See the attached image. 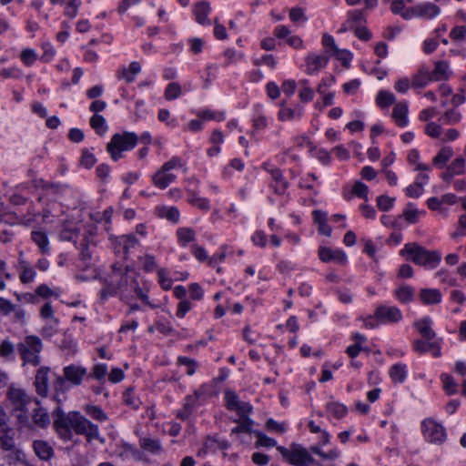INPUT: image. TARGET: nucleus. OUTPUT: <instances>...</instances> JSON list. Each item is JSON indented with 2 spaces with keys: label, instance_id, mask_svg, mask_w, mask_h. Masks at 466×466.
Returning a JSON list of instances; mask_svg holds the SVG:
<instances>
[{
  "label": "nucleus",
  "instance_id": "1",
  "mask_svg": "<svg viewBox=\"0 0 466 466\" xmlns=\"http://www.w3.org/2000/svg\"><path fill=\"white\" fill-rule=\"evenodd\" d=\"M54 428L61 440L69 441L73 439V433L84 435L88 442L98 441L105 442L100 435L99 428L91 422L79 411L64 412L61 408H56L53 413Z\"/></svg>",
  "mask_w": 466,
  "mask_h": 466
},
{
  "label": "nucleus",
  "instance_id": "2",
  "mask_svg": "<svg viewBox=\"0 0 466 466\" xmlns=\"http://www.w3.org/2000/svg\"><path fill=\"white\" fill-rule=\"evenodd\" d=\"M400 255L427 269L436 268L441 261L440 251L429 250L415 242L405 244L403 248L400 250Z\"/></svg>",
  "mask_w": 466,
  "mask_h": 466
},
{
  "label": "nucleus",
  "instance_id": "3",
  "mask_svg": "<svg viewBox=\"0 0 466 466\" xmlns=\"http://www.w3.org/2000/svg\"><path fill=\"white\" fill-rule=\"evenodd\" d=\"M44 345L41 339L29 335L17 343L16 350L22 360V366L38 367L41 364V352Z\"/></svg>",
  "mask_w": 466,
  "mask_h": 466
},
{
  "label": "nucleus",
  "instance_id": "4",
  "mask_svg": "<svg viewBox=\"0 0 466 466\" xmlns=\"http://www.w3.org/2000/svg\"><path fill=\"white\" fill-rule=\"evenodd\" d=\"M6 397L11 404L13 415L22 426H28L30 422L28 406L32 402V398L23 389L15 386L8 389Z\"/></svg>",
  "mask_w": 466,
  "mask_h": 466
},
{
  "label": "nucleus",
  "instance_id": "5",
  "mask_svg": "<svg viewBox=\"0 0 466 466\" xmlns=\"http://www.w3.org/2000/svg\"><path fill=\"white\" fill-rule=\"evenodd\" d=\"M87 375L86 368L76 365L69 364L63 368V375L57 376L54 381V389L56 392L65 393L71 387L80 386Z\"/></svg>",
  "mask_w": 466,
  "mask_h": 466
},
{
  "label": "nucleus",
  "instance_id": "6",
  "mask_svg": "<svg viewBox=\"0 0 466 466\" xmlns=\"http://www.w3.org/2000/svg\"><path fill=\"white\" fill-rule=\"evenodd\" d=\"M183 166L184 162L180 157H172L168 161L165 162L156 173L152 175V184L159 189L167 188L177 178V176L173 173V170L181 168Z\"/></svg>",
  "mask_w": 466,
  "mask_h": 466
},
{
  "label": "nucleus",
  "instance_id": "7",
  "mask_svg": "<svg viewBox=\"0 0 466 466\" xmlns=\"http://www.w3.org/2000/svg\"><path fill=\"white\" fill-rule=\"evenodd\" d=\"M138 140V137L134 132H123L115 134L107 144V151L113 160L117 161L122 157L124 151L133 149Z\"/></svg>",
  "mask_w": 466,
  "mask_h": 466
},
{
  "label": "nucleus",
  "instance_id": "8",
  "mask_svg": "<svg viewBox=\"0 0 466 466\" xmlns=\"http://www.w3.org/2000/svg\"><path fill=\"white\" fill-rule=\"evenodd\" d=\"M277 450L282 457L294 466H313L314 458L309 451L300 444L293 443L289 449L278 446Z\"/></svg>",
  "mask_w": 466,
  "mask_h": 466
},
{
  "label": "nucleus",
  "instance_id": "9",
  "mask_svg": "<svg viewBox=\"0 0 466 466\" xmlns=\"http://www.w3.org/2000/svg\"><path fill=\"white\" fill-rule=\"evenodd\" d=\"M439 2L440 0L418 3L417 5L407 8L406 12L402 14V18L405 20H410L412 18L432 20L441 15V9L437 4Z\"/></svg>",
  "mask_w": 466,
  "mask_h": 466
},
{
  "label": "nucleus",
  "instance_id": "10",
  "mask_svg": "<svg viewBox=\"0 0 466 466\" xmlns=\"http://www.w3.org/2000/svg\"><path fill=\"white\" fill-rule=\"evenodd\" d=\"M420 428L425 441L431 444L441 445L447 440L446 429L432 418L424 419Z\"/></svg>",
  "mask_w": 466,
  "mask_h": 466
},
{
  "label": "nucleus",
  "instance_id": "11",
  "mask_svg": "<svg viewBox=\"0 0 466 466\" xmlns=\"http://www.w3.org/2000/svg\"><path fill=\"white\" fill-rule=\"evenodd\" d=\"M128 283L127 268L124 265H114L112 273L109 276V284L101 290V298L107 299L109 296L116 295L119 289Z\"/></svg>",
  "mask_w": 466,
  "mask_h": 466
},
{
  "label": "nucleus",
  "instance_id": "12",
  "mask_svg": "<svg viewBox=\"0 0 466 466\" xmlns=\"http://www.w3.org/2000/svg\"><path fill=\"white\" fill-rule=\"evenodd\" d=\"M376 317L381 325L396 324L402 320L403 315L397 306L381 304L376 309Z\"/></svg>",
  "mask_w": 466,
  "mask_h": 466
},
{
  "label": "nucleus",
  "instance_id": "13",
  "mask_svg": "<svg viewBox=\"0 0 466 466\" xmlns=\"http://www.w3.org/2000/svg\"><path fill=\"white\" fill-rule=\"evenodd\" d=\"M304 62L306 74L315 76L327 66L329 57L325 54L309 53L305 56Z\"/></svg>",
  "mask_w": 466,
  "mask_h": 466
},
{
  "label": "nucleus",
  "instance_id": "14",
  "mask_svg": "<svg viewBox=\"0 0 466 466\" xmlns=\"http://www.w3.org/2000/svg\"><path fill=\"white\" fill-rule=\"evenodd\" d=\"M304 114V106L296 104L293 107L287 106L286 101L279 103V110L278 112V119L281 122L299 120Z\"/></svg>",
  "mask_w": 466,
  "mask_h": 466
},
{
  "label": "nucleus",
  "instance_id": "15",
  "mask_svg": "<svg viewBox=\"0 0 466 466\" xmlns=\"http://www.w3.org/2000/svg\"><path fill=\"white\" fill-rule=\"evenodd\" d=\"M51 369L46 366H40L35 373L34 385L36 393L41 397L47 396L49 390V373Z\"/></svg>",
  "mask_w": 466,
  "mask_h": 466
},
{
  "label": "nucleus",
  "instance_id": "16",
  "mask_svg": "<svg viewBox=\"0 0 466 466\" xmlns=\"http://www.w3.org/2000/svg\"><path fill=\"white\" fill-rule=\"evenodd\" d=\"M251 121L255 131H262L268 127L271 118L266 115L263 106L258 104L253 106Z\"/></svg>",
  "mask_w": 466,
  "mask_h": 466
},
{
  "label": "nucleus",
  "instance_id": "17",
  "mask_svg": "<svg viewBox=\"0 0 466 466\" xmlns=\"http://www.w3.org/2000/svg\"><path fill=\"white\" fill-rule=\"evenodd\" d=\"M230 447L229 442L225 439L216 436L208 437L204 443V448L198 451V456H205L208 452H216L217 450L226 451Z\"/></svg>",
  "mask_w": 466,
  "mask_h": 466
},
{
  "label": "nucleus",
  "instance_id": "18",
  "mask_svg": "<svg viewBox=\"0 0 466 466\" xmlns=\"http://www.w3.org/2000/svg\"><path fill=\"white\" fill-rule=\"evenodd\" d=\"M319 258L322 262L336 261L340 265L347 262V255L340 249L332 250L329 248L322 247L319 249Z\"/></svg>",
  "mask_w": 466,
  "mask_h": 466
},
{
  "label": "nucleus",
  "instance_id": "19",
  "mask_svg": "<svg viewBox=\"0 0 466 466\" xmlns=\"http://www.w3.org/2000/svg\"><path fill=\"white\" fill-rule=\"evenodd\" d=\"M432 319L427 316L414 321L413 327L424 339L432 340L436 337V333L432 329Z\"/></svg>",
  "mask_w": 466,
  "mask_h": 466
},
{
  "label": "nucleus",
  "instance_id": "20",
  "mask_svg": "<svg viewBox=\"0 0 466 466\" xmlns=\"http://www.w3.org/2000/svg\"><path fill=\"white\" fill-rule=\"evenodd\" d=\"M138 243L139 241L135 236L123 235L116 238L115 248L117 253L122 252L126 258L132 249L137 248Z\"/></svg>",
  "mask_w": 466,
  "mask_h": 466
},
{
  "label": "nucleus",
  "instance_id": "21",
  "mask_svg": "<svg viewBox=\"0 0 466 466\" xmlns=\"http://www.w3.org/2000/svg\"><path fill=\"white\" fill-rule=\"evenodd\" d=\"M140 448L152 455H160L163 452L161 441L150 436H141L138 440Z\"/></svg>",
  "mask_w": 466,
  "mask_h": 466
},
{
  "label": "nucleus",
  "instance_id": "22",
  "mask_svg": "<svg viewBox=\"0 0 466 466\" xmlns=\"http://www.w3.org/2000/svg\"><path fill=\"white\" fill-rule=\"evenodd\" d=\"M409 106L406 101L395 104L392 110V118L399 127H405L409 125Z\"/></svg>",
  "mask_w": 466,
  "mask_h": 466
},
{
  "label": "nucleus",
  "instance_id": "23",
  "mask_svg": "<svg viewBox=\"0 0 466 466\" xmlns=\"http://www.w3.org/2000/svg\"><path fill=\"white\" fill-rule=\"evenodd\" d=\"M430 74L433 82H439L448 80L451 76V71L449 63L441 60L435 63L434 69L430 70Z\"/></svg>",
  "mask_w": 466,
  "mask_h": 466
},
{
  "label": "nucleus",
  "instance_id": "24",
  "mask_svg": "<svg viewBox=\"0 0 466 466\" xmlns=\"http://www.w3.org/2000/svg\"><path fill=\"white\" fill-rule=\"evenodd\" d=\"M431 82H433L430 74V69L426 66H421L418 72L412 76L411 87L423 88Z\"/></svg>",
  "mask_w": 466,
  "mask_h": 466
},
{
  "label": "nucleus",
  "instance_id": "25",
  "mask_svg": "<svg viewBox=\"0 0 466 466\" xmlns=\"http://www.w3.org/2000/svg\"><path fill=\"white\" fill-rule=\"evenodd\" d=\"M141 68L139 62L133 61L128 67H122L117 71V77L127 83H132L135 81L136 76L141 72Z\"/></svg>",
  "mask_w": 466,
  "mask_h": 466
},
{
  "label": "nucleus",
  "instance_id": "26",
  "mask_svg": "<svg viewBox=\"0 0 466 466\" xmlns=\"http://www.w3.org/2000/svg\"><path fill=\"white\" fill-rule=\"evenodd\" d=\"M31 239L37 246L41 254H50V242L47 235L44 231L33 230L31 232Z\"/></svg>",
  "mask_w": 466,
  "mask_h": 466
},
{
  "label": "nucleus",
  "instance_id": "27",
  "mask_svg": "<svg viewBox=\"0 0 466 466\" xmlns=\"http://www.w3.org/2000/svg\"><path fill=\"white\" fill-rule=\"evenodd\" d=\"M35 455L42 461H49L54 456L53 447L45 441L36 440L33 443Z\"/></svg>",
  "mask_w": 466,
  "mask_h": 466
},
{
  "label": "nucleus",
  "instance_id": "28",
  "mask_svg": "<svg viewBox=\"0 0 466 466\" xmlns=\"http://www.w3.org/2000/svg\"><path fill=\"white\" fill-rule=\"evenodd\" d=\"M419 296L424 305L439 304L442 300L441 292L437 289H421Z\"/></svg>",
  "mask_w": 466,
  "mask_h": 466
},
{
  "label": "nucleus",
  "instance_id": "29",
  "mask_svg": "<svg viewBox=\"0 0 466 466\" xmlns=\"http://www.w3.org/2000/svg\"><path fill=\"white\" fill-rule=\"evenodd\" d=\"M394 298L402 304H409L413 301L415 289L409 285H401L393 290Z\"/></svg>",
  "mask_w": 466,
  "mask_h": 466
},
{
  "label": "nucleus",
  "instance_id": "30",
  "mask_svg": "<svg viewBox=\"0 0 466 466\" xmlns=\"http://www.w3.org/2000/svg\"><path fill=\"white\" fill-rule=\"evenodd\" d=\"M271 178L270 187L273 191L278 195H284L289 187V182L283 176L282 171L280 169L273 170Z\"/></svg>",
  "mask_w": 466,
  "mask_h": 466
},
{
  "label": "nucleus",
  "instance_id": "31",
  "mask_svg": "<svg viewBox=\"0 0 466 466\" xmlns=\"http://www.w3.org/2000/svg\"><path fill=\"white\" fill-rule=\"evenodd\" d=\"M19 279L23 284H28L34 281L36 276L35 268L25 259H19L18 262Z\"/></svg>",
  "mask_w": 466,
  "mask_h": 466
},
{
  "label": "nucleus",
  "instance_id": "32",
  "mask_svg": "<svg viewBox=\"0 0 466 466\" xmlns=\"http://www.w3.org/2000/svg\"><path fill=\"white\" fill-rule=\"evenodd\" d=\"M210 10L208 2L203 1L196 4L193 9L196 21L200 25H210V20L208 18Z\"/></svg>",
  "mask_w": 466,
  "mask_h": 466
},
{
  "label": "nucleus",
  "instance_id": "33",
  "mask_svg": "<svg viewBox=\"0 0 466 466\" xmlns=\"http://www.w3.org/2000/svg\"><path fill=\"white\" fill-rule=\"evenodd\" d=\"M118 453L117 456L123 460L133 458L135 460H140L141 453L139 450L133 444L126 441H122L117 446Z\"/></svg>",
  "mask_w": 466,
  "mask_h": 466
},
{
  "label": "nucleus",
  "instance_id": "34",
  "mask_svg": "<svg viewBox=\"0 0 466 466\" xmlns=\"http://www.w3.org/2000/svg\"><path fill=\"white\" fill-rule=\"evenodd\" d=\"M389 375L394 383H402L408 376V367L404 363H396L390 368Z\"/></svg>",
  "mask_w": 466,
  "mask_h": 466
},
{
  "label": "nucleus",
  "instance_id": "35",
  "mask_svg": "<svg viewBox=\"0 0 466 466\" xmlns=\"http://www.w3.org/2000/svg\"><path fill=\"white\" fill-rule=\"evenodd\" d=\"M91 246H95L88 237L84 236L77 246L80 250V259L84 262L85 266H88L92 257Z\"/></svg>",
  "mask_w": 466,
  "mask_h": 466
},
{
  "label": "nucleus",
  "instance_id": "36",
  "mask_svg": "<svg viewBox=\"0 0 466 466\" xmlns=\"http://www.w3.org/2000/svg\"><path fill=\"white\" fill-rule=\"evenodd\" d=\"M177 242L179 246L185 248L188 243L196 239V232L191 228L182 227L178 228L176 232Z\"/></svg>",
  "mask_w": 466,
  "mask_h": 466
},
{
  "label": "nucleus",
  "instance_id": "37",
  "mask_svg": "<svg viewBox=\"0 0 466 466\" xmlns=\"http://www.w3.org/2000/svg\"><path fill=\"white\" fill-rule=\"evenodd\" d=\"M453 154V149L451 147H441L432 159L433 165L439 168L444 167Z\"/></svg>",
  "mask_w": 466,
  "mask_h": 466
},
{
  "label": "nucleus",
  "instance_id": "38",
  "mask_svg": "<svg viewBox=\"0 0 466 466\" xmlns=\"http://www.w3.org/2000/svg\"><path fill=\"white\" fill-rule=\"evenodd\" d=\"M204 398L201 390H197L193 394L187 395L184 399L183 407L193 413L200 405V400Z\"/></svg>",
  "mask_w": 466,
  "mask_h": 466
},
{
  "label": "nucleus",
  "instance_id": "39",
  "mask_svg": "<svg viewBox=\"0 0 466 466\" xmlns=\"http://www.w3.org/2000/svg\"><path fill=\"white\" fill-rule=\"evenodd\" d=\"M187 201L202 211L208 212L210 209V202L208 198L198 196L194 191L188 192Z\"/></svg>",
  "mask_w": 466,
  "mask_h": 466
},
{
  "label": "nucleus",
  "instance_id": "40",
  "mask_svg": "<svg viewBox=\"0 0 466 466\" xmlns=\"http://www.w3.org/2000/svg\"><path fill=\"white\" fill-rule=\"evenodd\" d=\"M32 418L34 423L37 427L46 428L50 424V417L48 412L41 407L34 409Z\"/></svg>",
  "mask_w": 466,
  "mask_h": 466
},
{
  "label": "nucleus",
  "instance_id": "41",
  "mask_svg": "<svg viewBox=\"0 0 466 466\" xmlns=\"http://www.w3.org/2000/svg\"><path fill=\"white\" fill-rule=\"evenodd\" d=\"M326 410L327 412L336 418V419H342L344 418L348 413V409L345 405L339 402L336 401H330L326 404Z\"/></svg>",
  "mask_w": 466,
  "mask_h": 466
},
{
  "label": "nucleus",
  "instance_id": "42",
  "mask_svg": "<svg viewBox=\"0 0 466 466\" xmlns=\"http://www.w3.org/2000/svg\"><path fill=\"white\" fill-rule=\"evenodd\" d=\"M5 451L6 452V454L5 456V460L10 465H15L17 463H22L25 461V452L21 449L17 448L15 445L14 446V449L6 450Z\"/></svg>",
  "mask_w": 466,
  "mask_h": 466
},
{
  "label": "nucleus",
  "instance_id": "43",
  "mask_svg": "<svg viewBox=\"0 0 466 466\" xmlns=\"http://www.w3.org/2000/svg\"><path fill=\"white\" fill-rule=\"evenodd\" d=\"M233 421L238 423V426L231 429V434H238L240 432H252L254 421L251 418L234 419Z\"/></svg>",
  "mask_w": 466,
  "mask_h": 466
},
{
  "label": "nucleus",
  "instance_id": "44",
  "mask_svg": "<svg viewBox=\"0 0 466 466\" xmlns=\"http://www.w3.org/2000/svg\"><path fill=\"white\" fill-rule=\"evenodd\" d=\"M123 402L133 410H138L142 404L132 388L127 389L122 395Z\"/></svg>",
  "mask_w": 466,
  "mask_h": 466
},
{
  "label": "nucleus",
  "instance_id": "45",
  "mask_svg": "<svg viewBox=\"0 0 466 466\" xmlns=\"http://www.w3.org/2000/svg\"><path fill=\"white\" fill-rule=\"evenodd\" d=\"M422 214H424V212L417 209L414 204L408 203L403 210L402 217L408 223L415 224L419 221L420 216Z\"/></svg>",
  "mask_w": 466,
  "mask_h": 466
},
{
  "label": "nucleus",
  "instance_id": "46",
  "mask_svg": "<svg viewBox=\"0 0 466 466\" xmlns=\"http://www.w3.org/2000/svg\"><path fill=\"white\" fill-rule=\"evenodd\" d=\"M462 119L461 113L457 108H451L442 114L440 120L444 125H456Z\"/></svg>",
  "mask_w": 466,
  "mask_h": 466
},
{
  "label": "nucleus",
  "instance_id": "47",
  "mask_svg": "<svg viewBox=\"0 0 466 466\" xmlns=\"http://www.w3.org/2000/svg\"><path fill=\"white\" fill-rule=\"evenodd\" d=\"M90 126L98 135H104L108 129L105 117L98 114L91 116Z\"/></svg>",
  "mask_w": 466,
  "mask_h": 466
},
{
  "label": "nucleus",
  "instance_id": "48",
  "mask_svg": "<svg viewBox=\"0 0 466 466\" xmlns=\"http://www.w3.org/2000/svg\"><path fill=\"white\" fill-rule=\"evenodd\" d=\"M440 379L442 383V388L448 395H453L457 392L458 385L451 375L443 373L441 375Z\"/></svg>",
  "mask_w": 466,
  "mask_h": 466
},
{
  "label": "nucleus",
  "instance_id": "49",
  "mask_svg": "<svg viewBox=\"0 0 466 466\" xmlns=\"http://www.w3.org/2000/svg\"><path fill=\"white\" fill-rule=\"evenodd\" d=\"M395 101V96L391 92L386 90L380 91L376 96V103L381 108L390 106L394 104Z\"/></svg>",
  "mask_w": 466,
  "mask_h": 466
},
{
  "label": "nucleus",
  "instance_id": "50",
  "mask_svg": "<svg viewBox=\"0 0 466 466\" xmlns=\"http://www.w3.org/2000/svg\"><path fill=\"white\" fill-rule=\"evenodd\" d=\"M85 412L92 419L103 422L107 420L106 413L96 405H86L84 408Z\"/></svg>",
  "mask_w": 466,
  "mask_h": 466
},
{
  "label": "nucleus",
  "instance_id": "51",
  "mask_svg": "<svg viewBox=\"0 0 466 466\" xmlns=\"http://www.w3.org/2000/svg\"><path fill=\"white\" fill-rule=\"evenodd\" d=\"M15 445L14 436L10 433V430H0V449L5 451L6 450L14 449Z\"/></svg>",
  "mask_w": 466,
  "mask_h": 466
},
{
  "label": "nucleus",
  "instance_id": "52",
  "mask_svg": "<svg viewBox=\"0 0 466 466\" xmlns=\"http://www.w3.org/2000/svg\"><path fill=\"white\" fill-rule=\"evenodd\" d=\"M155 329L166 336L171 335L175 331L171 322L165 317H159L156 319Z\"/></svg>",
  "mask_w": 466,
  "mask_h": 466
},
{
  "label": "nucleus",
  "instance_id": "53",
  "mask_svg": "<svg viewBox=\"0 0 466 466\" xmlns=\"http://www.w3.org/2000/svg\"><path fill=\"white\" fill-rule=\"evenodd\" d=\"M159 216L176 224L179 221L180 212L176 207H163L159 209Z\"/></svg>",
  "mask_w": 466,
  "mask_h": 466
},
{
  "label": "nucleus",
  "instance_id": "54",
  "mask_svg": "<svg viewBox=\"0 0 466 466\" xmlns=\"http://www.w3.org/2000/svg\"><path fill=\"white\" fill-rule=\"evenodd\" d=\"M255 436L257 438L256 441V447H265V448H271V447H278L277 446V441L271 437L267 436L262 431H255Z\"/></svg>",
  "mask_w": 466,
  "mask_h": 466
},
{
  "label": "nucleus",
  "instance_id": "55",
  "mask_svg": "<svg viewBox=\"0 0 466 466\" xmlns=\"http://www.w3.org/2000/svg\"><path fill=\"white\" fill-rule=\"evenodd\" d=\"M223 56L226 58L224 66H228L231 64H237L245 58V55L242 52H238L231 48L226 49Z\"/></svg>",
  "mask_w": 466,
  "mask_h": 466
},
{
  "label": "nucleus",
  "instance_id": "56",
  "mask_svg": "<svg viewBox=\"0 0 466 466\" xmlns=\"http://www.w3.org/2000/svg\"><path fill=\"white\" fill-rule=\"evenodd\" d=\"M182 94L181 86L177 82L169 83L164 92L167 100L171 101L178 98Z\"/></svg>",
  "mask_w": 466,
  "mask_h": 466
},
{
  "label": "nucleus",
  "instance_id": "57",
  "mask_svg": "<svg viewBox=\"0 0 466 466\" xmlns=\"http://www.w3.org/2000/svg\"><path fill=\"white\" fill-rule=\"evenodd\" d=\"M407 159H408V162L410 165H414L415 166V169L416 170H424V171H430L431 170V167L429 165L422 164V163L419 162L420 153H419V151L417 149L410 150L409 153H408Z\"/></svg>",
  "mask_w": 466,
  "mask_h": 466
},
{
  "label": "nucleus",
  "instance_id": "58",
  "mask_svg": "<svg viewBox=\"0 0 466 466\" xmlns=\"http://www.w3.org/2000/svg\"><path fill=\"white\" fill-rule=\"evenodd\" d=\"M106 375H108V367L105 363L94 365L90 373V377L98 381H105Z\"/></svg>",
  "mask_w": 466,
  "mask_h": 466
},
{
  "label": "nucleus",
  "instance_id": "59",
  "mask_svg": "<svg viewBox=\"0 0 466 466\" xmlns=\"http://www.w3.org/2000/svg\"><path fill=\"white\" fill-rule=\"evenodd\" d=\"M289 16L290 21L296 25L304 24L308 21L304 9L299 6L289 9Z\"/></svg>",
  "mask_w": 466,
  "mask_h": 466
},
{
  "label": "nucleus",
  "instance_id": "60",
  "mask_svg": "<svg viewBox=\"0 0 466 466\" xmlns=\"http://www.w3.org/2000/svg\"><path fill=\"white\" fill-rule=\"evenodd\" d=\"M38 58L35 50L32 48H25L20 54V60L26 66H31Z\"/></svg>",
  "mask_w": 466,
  "mask_h": 466
},
{
  "label": "nucleus",
  "instance_id": "61",
  "mask_svg": "<svg viewBox=\"0 0 466 466\" xmlns=\"http://www.w3.org/2000/svg\"><path fill=\"white\" fill-rule=\"evenodd\" d=\"M230 411L236 412L238 417V419L250 418L249 414L252 411V406L248 402L239 400Z\"/></svg>",
  "mask_w": 466,
  "mask_h": 466
},
{
  "label": "nucleus",
  "instance_id": "62",
  "mask_svg": "<svg viewBox=\"0 0 466 466\" xmlns=\"http://www.w3.org/2000/svg\"><path fill=\"white\" fill-rule=\"evenodd\" d=\"M377 207L381 211L390 210L395 203V198L389 197L388 195H380L376 199Z\"/></svg>",
  "mask_w": 466,
  "mask_h": 466
},
{
  "label": "nucleus",
  "instance_id": "63",
  "mask_svg": "<svg viewBox=\"0 0 466 466\" xmlns=\"http://www.w3.org/2000/svg\"><path fill=\"white\" fill-rule=\"evenodd\" d=\"M333 56L339 60L345 67H349L353 58V55L347 49L337 48L333 53Z\"/></svg>",
  "mask_w": 466,
  "mask_h": 466
},
{
  "label": "nucleus",
  "instance_id": "64",
  "mask_svg": "<svg viewBox=\"0 0 466 466\" xmlns=\"http://www.w3.org/2000/svg\"><path fill=\"white\" fill-rule=\"evenodd\" d=\"M157 279L159 285L164 290H169L172 288L173 279L168 277V273L166 268H159L157 270Z\"/></svg>",
  "mask_w": 466,
  "mask_h": 466
}]
</instances>
